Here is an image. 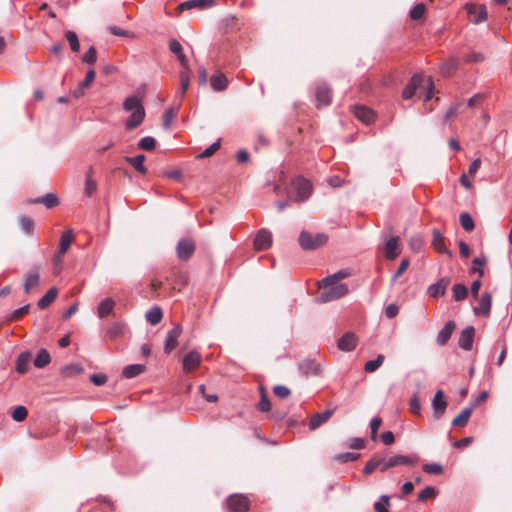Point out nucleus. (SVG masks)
I'll use <instances>...</instances> for the list:
<instances>
[{
	"mask_svg": "<svg viewBox=\"0 0 512 512\" xmlns=\"http://www.w3.org/2000/svg\"><path fill=\"white\" fill-rule=\"evenodd\" d=\"M455 329V323L453 321H448L443 328L439 331L437 335V343L440 346L445 345L450 339L453 331Z\"/></svg>",
	"mask_w": 512,
	"mask_h": 512,
	"instance_id": "23",
	"label": "nucleus"
},
{
	"mask_svg": "<svg viewBox=\"0 0 512 512\" xmlns=\"http://www.w3.org/2000/svg\"><path fill=\"white\" fill-rule=\"evenodd\" d=\"M39 284V268L37 266L30 269L28 272L25 283H24V290L25 293H29L30 290Z\"/></svg>",
	"mask_w": 512,
	"mask_h": 512,
	"instance_id": "24",
	"label": "nucleus"
},
{
	"mask_svg": "<svg viewBox=\"0 0 512 512\" xmlns=\"http://www.w3.org/2000/svg\"><path fill=\"white\" fill-rule=\"evenodd\" d=\"M27 414L28 411L24 406H17L12 412V418L17 422H21L26 419Z\"/></svg>",
	"mask_w": 512,
	"mask_h": 512,
	"instance_id": "52",
	"label": "nucleus"
},
{
	"mask_svg": "<svg viewBox=\"0 0 512 512\" xmlns=\"http://www.w3.org/2000/svg\"><path fill=\"white\" fill-rule=\"evenodd\" d=\"M73 241H74V235H73L72 230L69 229V230L64 231L61 235L59 247L57 249V250H59V254H66Z\"/></svg>",
	"mask_w": 512,
	"mask_h": 512,
	"instance_id": "29",
	"label": "nucleus"
},
{
	"mask_svg": "<svg viewBox=\"0 0 512 512\" xmlns=\"http://www.w3.org/2000/svg\"><path fill=\"white\" fill-rule=\"evenodd\" d=\"M162 317H163L162 310L158 306L152 307L145 314L146 321L151 325H156V324L160 323V321L162 320Z\"/></svg>",
	"mask_w": 512,
	"mask_h": 512,
	"instance_id": "34",
	"label": "nucleus"
},
{
	"mask_svg": "<svg viewBox=\"0 0 512 512\" xmlns=\"http://www.w3.org/2000/svg\"><path fill=\"white\" fill-rule=\"evenodd\" d=\"M144 108L140 99L137 96H129L123 103V109L125 111H136L137 109Z\"/></svg>",
	"mask_w": 512,
	"mask_h": 512,
	"instance_id": "39",
	"label": "nucleus"
},
{
	"mask_svg": "<svg viewBox=\"0 0 512 512\" xmlns=\"http://www.w3.org/2000/svg\"><path fill=\"white\" fill-rule=\"evenodd\" d=\"M260 394L261 398L257 405V408L261 412H268L271 409V404L263 386H260Z\"/></svg>",
	"mask_w": 512,
	"mask_h": 512,
	"instance_id": "44",
	"label": "nucleus"
},
{
	"mask_svg": "<svg viewBox=\"0 0 512 512\" xmlns=\"http://www.w3.org/2000/svg\"><path fill=\"white\" fill-rule=\"evenodd\" d=\"M328 241V236L324 233L315 235L307 231H302L299 236V244L304 250H315L322 247Z\"/></svg>",
	"mask_w": 512,
	"mask_h": 512,
	"instance_id": "3",
	"label": "nucleus"
},
{
	"mask_svg": "<svg viewBox=\"0 0 512 512\" xmlns=\"http://www.w3.org/2000/svg\"><path fill=\"white\" fill-rule=\"evenodd\" d=\"M226 504L232 512H246L250 507L249 499L242 494L230 495Z\"/></svg>",
	"mask_w": 512,
	"mask_h": 512,
	"instance_id": "6",
	"label": "nucleus"
},
{
	"mask_svg": "<svg viewBox=\"0 0 512 512\" xmlns=\"http://www.w3.org/2000/svg\"><path fill=\"white\" fill-rule=\"evenodd\" d=\"M27 203L29 204H43L46 208L52 209L56 207L59 203L58 197L56 194L48 193L46 195L29 199L27 200Z\"/></svg>",
	"mask_w": 512,
	"mask_h": 512,
	"instance_id": "17",
	"label": "nucleus"
},
{
	"mask_svg": "<svg viewBox=\"0 0 512 512\" xmlns=\"http://www.w3.org/2000/svg\"><path fill=\"white\" fill-rule=\"evenodd\" d=\"M424 12H425V5L423 3H419V4L415 5L410 10L409 15H410L411 19L419 20L424 15Z\"/></svg>",
	"mask_w": 512,
	"mask_h": 512,
	"instance_id": "53",
	"label": "nucleus"
},
{
	"mask_svg": "<svg viewBox=\"0 0 512 512\" xmlns=\"http://www.w3.org/2000/svg\"><path fill=\"white\" fill-rule=\"evenodd\" d=\"M384 358V355L379 354L375 359L365 363L364 370L367 373L375 372L382 365Z\"/></svg>",
	"mask_w": 512,
	"mask_h": 512,
	"instance_id": "42",
	"label": "nucleus"
},
{
	"mask_svg": "<svg viewBox=\"0 0 512 512\" xmlns=\"http://www.w3.org/2000/svg\"><path fill=\"white\" fill-rule=\"evenodd\" d=\"M432 244L438 252L448 254L449 256L452 255L451 252L445 247L444 237L439 230H433Z\"/></svg>",
	"mask_w": 512,
	"mask_h": 512,
	"instance_id": "31",
	"label": "nucleus"
},
{
	"mask_svg": "<svg viewBox=\"0 0 512 512\" xmlns=\"http://www.w3.org/2000/svg\"><path fill=\"white\" fill-rule=\"evenodd\" d=\"M423 470L426 472V473H429V474H434V475H438V474H441L442 471H443V468L440 464H437V463H431V464H425L423 466Z\"/></svg>",
	"mask_w": 512,
	"mask_h": 512,
	"instance_id": "56",
	"label": "nucleus"
},
{
	"mask_svg": "<svg viewBox=\"0 0 512 512\" xmlns=\"http://www.w3.org/2000/svg\"><path fill=\"white\" fill-rule=\"evenodd\" d=\"M271 244V232L266 229L259 230L254 239V248L258 251H262L268 249L271 246Z\"/></svg>",
	"mask_w": 512,
	"mask_h": 512,
	"instance_id": "9",
	"label": "nucleus"
},
{
	"mask_svg": "<svg viewBox=\"0 0 512 512\" xmlns=\"http://www.w3.org/2000/svg\"><path fill=\"white\" fill-rule=\"evenodd\" d=\"M492 306V295L491 293L485 292L481 295L479 299L478 307L474 308V313L476 315H481L487 317L490 315Z\"/></svg>",
	"mask_w": 512,
	"mask_h": 512,
	"instance_id": "13",
	"label": "nucleus"
},
{
	"mask_svg": "<svg viewBox=\"0 0 512 512\" xmlns=\"http://www.w3.org/2000/svg\"><path fill=\"white\" fill-rule=\"evenodd\" d=\"M57 289L55 287L50 288L43 297L38 300V307L40 309L47 308L57 297Z\"/></svg>",
	"mask_w": 512,
	"mask_h": 512,
	"instance_id": "36",
	"label": "nucleus"
},
{
	"mask_svg": "<svg viewBox=\"0 0 512 512\" xmlns=\"http://www.w3.org/2000/svg\"><path fill=\"white\" fill-rule=\"evenodd\" d=\"M384 253L389 260H394L399 255V237H391L386 241Z\"/></svg>",
	"mask_w": 512,
	"mask_h": 512,
	"instance_id": "18",
	"label": "nucleus"
},
{
	"mask_svg": "<svg viewBox=\"0 0 512 512\" xmlns=\"http://www.w3.org/2000/svg\"><path fill=\"white\" fill-rule=\"evenodd\" d=\"M409 408H410L411 413H413L414 415L420 414L421 405H420V401L417 396H413L410 399Z\"/></svg>",
	"mask_w": 512,
	"mask_h": 512,
	"instance_id": "61",
	"label": "nucleus"
},
{
	"mask_svg": "<svg viewBox=\"0 0 512 512\" xmlns=\"http://www.w3.org/2000/svg\"><path fill=\"white\" fill-rule=\"evenodd\" d=\"M65 37L70 45L71 50L78 52L80 49V44L77 34L73 31H67Z\"/></svg>",
	"mask_w": 512,
	"mask_h": 512,
	"instance_id": "46",
	"label": "nucleus"
},
{
	"mask_svg": "<svg viewBox=\"0 0 512 512\" xmlns=\"http://www.w3.org/2000/svg\"><path fill=\"white\" fill-rule=\"evenodd\" d=\"M347 446L351 449H362L364 447V440L362 438H351L347 442Z\"/></svg>",
	"mask_w": 512,
	"mask_h": 512,
	"instance_id": "63",
	"label": "nucleus"
},
{
	"mask_svg": "<svg viewBox=\"0 0 512 512\" xmlns=\"http://www.w3.org/2000/svg\"><path fill=\"white\" fill-rule=\"evenodd\" d=\"M354 115L365 124H370L375 119L374 111L361 105L354 107Z\"/></svg>",
	"mask_w": 512,
	"mask_h": 512,
	"instance_id": "19",
	"label": "nucleus"
},
{
	"mask_svg": "<svg viewBox=\"0 0 512 512\" xmlns=\"http://www.w3.org/2000/svg\"><path fill=\"white\" fill-rule=\"evenodd\" d=\"M144 371H145V365L131 364V365L124 367V369L122 371V375L127 379H131V378H134V377L140 375Z\"/></svg>",
	"mask_w": 512,
	"mask_h": 512,
	"instance_id": "33",
	"label": "nucleus"
},
{
	"mask_svg": "<svg viewBox=\"0 0 512 512\" xmlns=\"http://www.w3.org/2000/svg\"><path fill=\"white\" fill-rule=\"evenodd\" d=\"M292 188L297 192V197L295 200L298 202L306 200L312 191L310 182L303 177L295 178L292 182Z\"/></svg>",
	"mask_w": 512,
	"mask_h": 512,
	"instance_id": "5",
	"label": "nucleus"
},
{
	"mask_svg": "<svg viewBox=\"0 0 512 512\" xmlns=\"http://www.w3.org/2000/svg\"><path fill=\"white\" fill-rule=\"evenodd\" d=\"M379 462L378 460L376 459H373V457L366 463L364 469H363V472L364 474H371L373 473L378 467H379Z\"/></svg>",
	"mask_w": 512,
	"mask_h": 512,
	"instance_id": "62",
	"label": "nucleus"
},
{
	"mask_svg": "<svg viewBox=\"0 0 512 512\" xmlns=\"http://www.w3.org/2000/svg\"><path fill=\"white\" fill-rule=\"evenodd\" d=\"M465 9L470 17V21L474 24H480L487 19V10L483 4L467 3Z\"/></svg>",
	"mask_w": 512,
	"mask_h": 512,
	"instance_id": "7",
	"label": "nucleus"
},
{
	"mask_svg": "<svg viewBox=\"0 0 512 512\" xmlns=\"http://www.w3.org/2000/svg\"><path fill=\"white\" fill-rule=\"evenodd\" d=\"M180 89L177 92V96L182 99L187 92L190 85L189 71L182 70L179 73Z\"/></svg>",
	"mask_w": 512,
	"mask_h": 512,
	"instance_id": "37",
	"label": "nucleus"
},
{
	"mask_svg": "<svg viewBox=\"0 0 512 512\" xmlns=\"http://www.w3.org/2000/svg\"><path fill=\"white\" fill-rule=\"evenodd\" d=\"M125 325L121 322L113 323L108 329V335L111 339H117L124 334Z\"/></svg>",
	"mask_w": 512,
	"mask_h": 512,
	"instance_id": "41",
	"label": "nucleus"
},
{
	"mask_svg": "<svg viewBox=\"0 0 512 512\" xmlns=\"http://www.w3.org/2000/svg\"><path fill=\"white\" fill-rule=\"evenodd\" d=\"M350 275H351L350 270L342 269L332 275H328L326 277V282L334 281V282L340 283V280L345 279V278L349 277Z\"/></svg>",
	"mask_w": 512,
	"mask_h": 512,
	"instance_id": "47",
	"label": "nucleus"
},
{
	"mask_svg": "<svg viewBox=\"0 0 512 512\" xmlns=\"http://www.w3.org/2000/svg\"><path fill=\"white\" fill-rule=\"evenodd\" d=\"M460 224L465 231H472L475 227L474 220L467 212L461 213L459 217Z\"/></svg>",
	"mask_w": 512,
	"mask_h": 512,
	"instance_id": "43",
	"label": "nucleus"
},
{
	"mask_svg": "<svg viewBox=\"0 0 512 512\" xmlns=\"http://www.w3.org/2000/svg\"><path fill=\"white\" fill-rule=\"evenodd\" d=\"M202 361V356L197 351H190L183 359V369L186 372H191L197 368Z\"/></svg>",
	"mask_w": 512,
	"mask_h": 512,
	"instance_id": "14",
	"label": "nucleus"
},
{
	"mask_svg": "<svg viewBox=\"0 0 512 512\" xmlns=\"http://www.w3.org/2000/svg\"><path fill=\"white\" fill-rule=\"evenodd\" d=\"M409 267V260L403 259L401 260L398 269L392 277V282L394 283L398 277H400Z\"/></svg>",
	"mask_w": 512,
	"mask_h": 512,
	"instance_id": "58",
	"label": "nucleus"
},
{
	"mask_svg": "<svg viewBox=\"0 0 512 512\" xmlns=\"http://www.w3.org/2000/svg\"><path fill=\"white\" fill-rule=\"evenodd\" d=\"M51 361L49 352L46 349H40L33 361L36 368H44Z\"/></svg>",
	"mask_w": 512,
	"mask_h": 512,
	"instance_id": "38",
	"label": "nucleus"
},
{
	"mask_svg": "<svg viewBox=\"0 0 512 512\" xmlns=\"http://www.w3.org/2000/svg\"><path fill=\"white\" fill-rule=\"evenodd\" d=\"M382 424V419L380 417H374L370 421V429H371V439L375 440L378 435V429Z\"/></svg>",
	"mask_w": 512,
	"mask_h": 512,
	"instance_id": "54",
	"label": "nucleus"
},
{
	"mask_svg": "<svg viewBox=\"0 0 512 512\" xmlns=\"http://www.w3.org/2000/svg\"><path fill=\"white\" fill-rule=\"evenodd\" d=\"M32 354L29 351L22 352L16 361V371L19 374H25L28 371V365L31 361Z\"/></svg>",
	"mask_w": 512,
	"mask_h": 512,
	"instance_id": "28",
	"label": "nucleus"
},
{
	"mask_svg": "<svg viewBox=\"0 0 512 512\" xmlns=\"http://www.w3.org/2000/svg\"><path fill=\"white\" fill-rule=\"evenodd\" d=\"M220 147V139L207 147L202 153H200L197 158L203 159L212 156Z\"/></svg>",
	"mask_w": 512,
	"mask_h": 512,
	"instance_id": "51",
	"label": "nucleus"
},
{
	"mask_svg": "<svg viewBox=\"0 0 512 512\" xmlns=\"http://www.w3.org/2000/svg\"><path fill=\"white\" fill-rule=\"evenodd\" d=\"M214 4V0H188L179 5V9L181 11L183 10H189L193 8H208L211 7Z\"/></svg>",
	"mask_w": 512,
	"mask_h": 512,
	"instance_id": "27",
	"label": "nucleus"
},
{
	"mask_svg": "<svg viewBox=\"0 0 512 512\" xmlns=\"http://www.w3.org/2000/svg\"><path fill=\"white\" fill-rule=\"evenodd\" d=\"M390 505V498L387 495H382L380 497V501L374 504V509L376 512H390L387 509V506Z\"/></svg>",
	"mask_w": 512,
	"mask_h": 512,
	"instance_id": "48",
	"label": "nucleus"
},
{
	"mask_svg": "<svg viewBox=\"0 0 512 512\" xmlns=\"http://www.w3.org/2000/svg\"><path fill=\"white\" fill-rule=\"evenodd\" d=\"M434 496L435 489L431 486H427L418 494V501H425L428 498H432Z\"/></svg>",
	"mask_w": 512,
	"mask_h": 512,
	"instance_id": "57",
	"label": "nucleus"
},
{
	"mask_svg": "<svg viewBox=\"0 0 512 512\" xmlns=\"http://www.w3.org/2000/svg\"><path fill=\"white\" fill-rule=\"evenodd\" d=\"M146 157L145 155L143 154H139V155H136V156H133V157H127L126 158V161L131 165L133 166V168L144 174L146 173L147 169L146 167L144 166V161H145Z\"/></svg>",
	"mask_w": 512,
	"mask_h": 512,
	"instance_id": "35",
	"label": "nucleus"
},
{
	"mask_svg": "<svg viewBox=\"0 0 512 512\" xmlns=\"http://www.w3.org/2000/svg\"><path fill=\"white\" fill-rule=\"evenodd\" d=\"M182 333V326L180 324L175 325L171 330L168 331L165 344L164 352L166 354L171 353L178 345V338Z\"/></svg>",
	"mask_w": 512,
	"mask_h": 512,
	"instance_id": "8",
	"label": "nucleus"
},
{
	"mask_svg": "<svg viewBox=\"0 0 512 512\" xmlns=\"http://www.w3.org/2000/svg\"><path fill=\"white\" fill-rule=\"evenodd\" d=\"M22 231L25 233H31L34 229V221L27 216H22L19 221Z\"/></svg>",
	"mask_w": 512,
	"mask_h": 512,
	"instance_id": "50",
	"label": "nucleus"
},
{
	"mask_svg": "<svg viewBox=\"0 0 512 512\" xmlns=\"http://www.w3.org/2000/svg\"><path fill=\"white\" fill-rule=\"evenodd\" d=\"M96 59H97V52L93 46H91L82 57V61L87 64L95 63Z\"/></svg>",
	"mask_w": 512,
	"mask_h": 512,
	"instance_id": "55",
	"label": "nucleus"
},
{
	"mask_svg": "<svg viewBox=\"0 0 512 512\" xmlns=\"http://www.w3.org/2000/svg\"><path fill=\"white\" fill-rule=\"evenodd\" d=\"M418 460L419 457L416 454L410 456L394 455L387 459L386 464L381 468V472H385L388 469L399 465L413 466L418 462Z\"/></svg>",
	"mask_w": 512,
	"mask_h": 512,
	"instance_id": "4",
	"label": "nucleus"
},
{
	"mask_svg": "<svg viewBox=\"0 0 512 512\" xmlns=\"http://www.w3.org/2000/svg\"><path fill=\"white\" fill-rule=\"evenodd\" d=\"M210 85L215 91H224L228 87V79L223 73L217 72L210 78Z\"/></svg>",
	"mask_w": 512,
	"mask_h": 512,
	"instance_id": "25",
	"label": "nucleus"
},
{
	"mask_svg": "<svg viewBox=\"0 0 512 512\" xmlns=\"http://www.w3.org/2000/svg\"><path fill=\"white\" fill-rule=\"evenodd\" d=\"M432 408L434 412L435 418L439 419L445 413L447 408V402L444 400V392L442 390H438L432 400Z\"/></svg>",
	"mask_w": 512,
	"mask_h": 512,
	"instance_id": "12",
	"label": "nucleus"
},
{
	"mask_svg": "<svg viewBox=\"0 0 512 512\" xmlns=\"http://www.w3.org/2000/svg\"><path fill=\"white\" fill-rule=\"evenodd\" d=\"M145 118L144 108L133 111L130 117L126 120L125 126L127 130H132L138 127Z\"/></svg>",
	"mask_w": 512,
	"mask_h": 512,
	"instance_id": "22",
	"label": "nucleus"
},
{
	"mask_svg": "<svg viewBox=\"0 0 512 512\" xmlns=\"http://www.w3.org/2000/svg\"><path fill=\"white\" fill-rule=\"evenodd\" d=\"M359 456L360 455L358 453L345 452V453L336 455L335 460L340 463H347V462H352V461L357 460L359 458Z\"/></svg>",
	"mask_w": 512,
	"mask_h": 512,
	"instance_id": "49",
	"label": "nucleus"
},
{
	"mask_svg": "<svg viewBox=\"0 0 512 512\" xmlns=\"http://www.w3.org/2000/svg\"><path fill=\"white\" fill-rule=\"evenodd\" d=\"M474 335L475 329L473 326H467L464 328L459 336V347L463 350L470 351L473 346Z\"/></svg>",
	"mask_w": 512,
	"mask_h": 512,
	"instance_id": "10",
	"label": "nucleus"
},
{
	"mask_svg": "<svg viewBox=\"0 0 512 512\" xmlns=\"http://www.w3.org/2000/svg\"><path fill=\"white\" fill-rule=\"evenodd\" d=\"M333 410H325L321 413L314 414L309 421L310 430H316L322 424L326 423L332 416Z\"/></svg>",
	"mask_w": 512,
	"mask_h": 512,
	"instance_id": "20",
	"label": "nucleus"
},
{
	"mask_svg": "<svg viewBox=\"0 0 512 512\" xmlns=\"http://www.w3.org/2000/svg\"><path fill=\"white\" fill-rule=\"evenodd\" d=\"M398 313H399V307L396 304H393V303L389 304L385 308V315L389 319L396 317L398 315Z\"/></svg>",
	"mask_w": 512,
	"mask_h": 512,
	"instance_id": "64",
	"label": "nucleus"
},
{
	"mask_svg": "<svg viewBox=\"0 0 512 512\" xmlns=\"http://www.w3.org/2000/svg\"><path fill=\"white\" fill-rule=\"evenodd\" d=\"M424 85L425 94L423 95L422 99L424 102L429 101L434 96V82L431 77L425 80L421 74H414L412 76L409 83L406 85L402 92V98L404 100L411 99L415 95L417 89L421 88Z\"/></svg>",
	"mask_w": 512,
	"mask_h": 512,
	"instance_id": "2",
	"label": "nucleus"
},
{
	"mask_svg": "<svg viewBox=\"0 0 512 512\" xmlns=\"http://www.w3.org/2000/svg\"><path fill=\"white\" fill-rule=\"evenodd\" d=\"M484 57L481 53L471 52L464 56V61L466 63H478L483 61Z\"/></svg>",
	"mask_w": 512,
	"mask_h": 512,
	"instance_id": "60",
	"label": "nucleus"
},
{
	"mask_svg": "<svg viewBox=\"0 0 512 512\" xmlns=\"http://www.w3.org/2000/svg\"><path fill=\"white\" fill-rule=\"evenodd\" d=\"M318 287L321 290L316 298V302L318 303L332 302L349 293V288L346 284L334 281L326 282V277L319 282Z\"/></svg>",
	"mask_w": 512,
	"mask_h": 512,
	"instance_id": "1",
	"label": "nucleus"
},
{
	"mask_svg": "<svg viewBox=\"0 0 512 512\" xmlns=\"http://www.w3.org/2000/svg\"><path fill=\"white\" fill-rule=\"evenodd\" d=\"M473 407H467L463 409L458 416L452 420V425L455 427H465L472 414Z\"/></svg>",
	"mask_w": 512,
	"mask_h": 512,
	"instance_id": "32",
	"label": "nucleus"
},
{
	"mask_svg": "<svg viewBox=\"0 0 512 512\" xmlns=\"http://www.w3.org/2000/svg\"><path fill=\"white\" fill-rule=\"evenodd\" d=\"M357 346V337L352 332L345 333L337 342V347L341 351H352Z\"/></svg>",
	"mask_w": 512,
	"mask_h": 512,
	"instance_id": "16",
	"label": "nucleus"
},
{
	"mask_svg": "<svg viewBox=\"0 0 512 512\" xmlns=\"http://www.w3.org/2000/svg\"><path fill=\"white\" fill-rule=\"evenodd\" d=\"M274 394L279 398H286L290 395V389L283 385H276L273 388Z\"/></svg>",
	"mask_w": 512,
	"mask_h": 512,
	"instance_id": "59",
	"label": "nucleus"
},
{
	"mask_svg": "<svg viewBox=\"0 0 512 512\" xmlns=\"http://www.w3.org/2000/svg\"><path fill=\"white\" fill-rule=\"evenodd\" d=\"M316 99L320 105L327 106L331 102V90L326 84H320L316 90Z\"/></svg>",
	"mask_w": 512,
	"mask_h": 512,
	"instance_id": "26",
	"label": "nucleus"
},
{
	"mask_svg": "<svg viewBox=\"0 0 512 512\" xmlns=\"http://www.w3.org/2000/svg\"><path fill=\"white\" fill-rule=\"evenodd\" d=\"M299 370L305 375H318L321 371L320 364L312 359H305L299 365Z\"/></svg>",
	"mask_w": 512,
	"mask_h": 512,
	"instance_id": "21",
	"label": "nucleus"
},
{
	"mask_svg": "<svg viewBox=\"0 0 512 512\" xmlns=\"http://www.w3.org/2000/svg\"><path fill=\"white\" fill-rule=\"evenodd\" d=\"M452 293H453V299L455 301H462L467 298L468 289L465 285L458 283L452 287Z\"/></svg>",
	"mask_w": 512,
	"mask_h": 512,
	"instance_id": "40",
	"label": "nucleus"
},
{
	"mask_svg": "<svg viewBox=\"0 0 512 512\" xmlns=\"http://www.w3.org/2000/svg\"><path fill=\"white\" fill-rule=\"evenodd\" d=\"M449 284L450 279L448 277L441 278L428 287V295L432 298L443 296Z\"/></svg>",
	"mask_w": 512,
	"mask_h": 512,
	"instance_id": "15",
	"label": "nucleus"
},
{
	"mask_svg": "<svg viewBox=\"0 0 512 512\" xmlns=\"http://www.w3.org/2000/svg\"><path fill=\"white\" fill-rule=\"evenodd\" d=\"M156 146L155 138L151 136H146L140 139L138 142V147L145 151H152Z\"/></svg>",
	"mask_w": 512,
	"mask_h": 512,
	"instance_id": "45",
	"label": "nucleus"
},
{
	"mask_svg": "<svg viewBox=\"0 0 512 512\" xmlns=\"http://www.w3.org/2000/svg\"><path fill=\"white\" fill-rule=\"evenodd\" d=\"M195 251V244L190 239H182L177 245V255L181 260H188Z\"/></svg>",
	"mask_w": 512,
	"mask_h": 512,
	"instance_id": "11",
	"label": "nucleus"
},
{
	"mask_svg": "<svg viewBox=\"0 0 512 512\" xmlns=\"http://www.w3.org/2000/svg\"><path fill=\"white\" fill-rule=\"evenodd\" d=\"M115 307V302L111 298L102 300L97 307V314L100 318L110 315Z\"/></svg>",
	"mask_w": 512,
	"mask_h": 512,
	"instance_id": "30",
	"label": "nucleus"
}]
</instances>
